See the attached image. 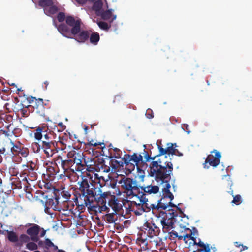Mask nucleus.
Here are the masks:
<instances>
[{
	"mask_svg": "<svg viewBox=\"0 0 252 252\" xmlns=\"http://www.w3.org/2000/svg\"><path fill=\"white\" fill-rule=\"evenodd\" d=\"M53 190L52 193L57 197L56 199L57 201H60V203L67 202L70 197V194L67 191L63 190V189H56L53 187Z\"/></svg>",
	"mask_w": 252,
	"mask_h": 252,
	"instance_id": "obj_16",
	"label": "nucleus"
},
{
	"mask_svg": "<svg viewBox=\"0 0 252 252\" xmlns=\"http://www.w3.org/2000/svg\"><path fill=\"white\" fill-rule=\"evenodd\" d=\"M43 100L41 98L35 99V101L32 105L34 110L36 113L40 116H43L45 114V105Z\"/></svg>",
	"mask_w": 252,
	"mask_h": 252,
	"instance_id": "obj_19",
	"label": "nucleus"
},
{
	"mask_svg": "<svg viewBox=\"0 0 252 252\" xmlns=\"http://www.w3.org/2000/svg\"><path fill=\"white\" fill-rule=\"evenodd\" d=\"M67 157L70 158L72 161V165L74 169H72V173L76 172H82L86 168V162L83 160V154L73 150L68 152Z\"/></svg>",
	"mask_w": 252,
	"mask_h": 252,
	"instance_id": "obj_7",
	"label": "nucleus"
},
{
	"mask_svg": "<svg viewBox=\"0 0 252 252\" xmlns=\"http://www.w3.org/2000/svg\"><path fill=\"white\" fill-rule=\"evenodd\" d=\"M42 127H40V126H38L35 130V131L34 132V138L37 140H41L42 138Z\"/></svg>",
	"mask_w": 252,
	"mask_h": 252,
	"instance_id": "obj_35",
	"label": "nucleus"
},
{
	"mask_svg": "<svg viewBox=\"0 0 252 252\" xmlns=\"http://www.w3.org/2000/svg\"><path fill=\"white\" fill-rule=\"evenodd\" d=\"M67 17V16L65 17L64 13L59 12L57 15V18L59 22H63L65 19L66 20Z\"/></svg>",
	"mask_w": 252,
	"mask_h": 252,
	"instance_id": "obj_44",
	"label": "nucleus"
},
{
	"mask_svg": "<svg viewBox=\"0 0 252 252\" xmlns=\"http://www.w3.org/2000/svg\"><path fill=\"white\" fill-rule=\"evenodd\" d=\"M122 99H123V97H122V95L117 94L115 96L114 99L113 101V102L114 103H115L116 102H120L121 100H122Z\"/></svg>",
	"mask_w": 252,
	"mask_h": 252,
	"instance_id": "obj_50",
	"label": "nucleus"
},
{
	"mask_svg": "<svg viewBox=\"0 0 252 252\" xmlns=\"http://www.w3.org/2000/svg\"><path fill=\"white\" fill-rule=\"evenodd\" d=\"M111 159V165L113 168L117 169L121 167H123L124 163V161L123 160V158L121 160L118 161L115 159L110 158Z\"/></svg>",
	"mask_w": 252,
	"mask_h": 252,
	"instance_id": "obj_31",
	"label": "nucleus"
},
{
	"mask_svg": "<svg viewBox=\"0 0 252 252\" xmlns=\"http://www.w3.org/2000/svg\"><path fill=\"white\" fill-rule=\"evenodd\" d=\"M56 198H57L56 196L52 193L50 198H48V195H47V200H46L43 206L45 208H47L49 207H56L57 205L60 203V201H57Z\"/></svg>",
	"mask_w": 252,
	"mask_h": 252,
	"instance_id": "obj_22",
	"label": "nucleus"
},
{
	"mask_svg": "<svg viewBox=\"0 0 252 252\" xmlns=\"http://www.w3.org/2000/svg\"><path fill=\"white\" fill-rule=\"evenodd\" d=\"M174 155L179 156V157L183 156V154L181 152H180V151H179V150L177 149H176L175 154H174Z\"/></svg>",
	"mask_w": 252,
	"mask_h": 252,
	"instance_id": "obj_59",
	"label": "nucleus"
},
{
	"mask_svg": "<svg viewBox=\"0 0 252 252\" xmlns=\"http://www.w3.org/2000/svg\"><path fill=\"white\" fill-rule=\"evenodd\" d=\"M191 234H186L184 236V239H185L186 238H190L192 241H195V238L191 236Z\"/></svg>",
	"mask_w": 252,
	"mask_h": 252,
	"instance_id": "obj_56",
	"label": "nucleus"
},
{
	"mask_svg": "<svg viewBox=\"0 0 252 252\" xmlns=\"http://www.w3.org/2000/svg\"><path fill=\"white\" fill-rule=\"evenodd\" d=\"M11 147V152L14 155H17L19 154L20 150L21 147V145L14 144V142L12 141L10 142Z\"/></svg>",
	"mask_w": 252,
	"mask_h": 252,
	"instance_id": "obj_32",
	"label": "nucleus"
},
{
	"mask_svg": "<svg viewBox=\"0 0 252 252\" xmlns=\"http://www.w3.org/2000/svg\"><path fill=\"white\" fill-rule=\"evenodd\" d=\"M79 4H85L87 2V0H75Z\"/></svg>",
	"mask_w": 252,
	"mask_h": 252,
	"instance_id": "obj_60",
	"label": "nucleus"
},
{
	"mask_svg": "<svg viewBox=\"0 0 252 252\" xmlns=\"http://www.w3.org/2000/svg\"><path fill=\"white\" fill-rule=\"evenodd\" d=\"M49 85V82L48 81H45L44 82L43 84L42 85V87L44 90H46L47 88V86Z\"/></svg>",
	"mask_w": 252,
	"mask_h": 252,
	"instance_id": "obj_58",
	"label": "nucleus"
},
{
	"mask_svg": "<svg viewBox=\"0 0 252 252\" xmlns=\"http://www.w3.org/2000/svg\"><path fill=\"white\" fill-rule=\"evenodd\" d=\"M123 160L126 166H129L131 169L130 170H133L135 166L137 167L138 170H140L141 165H144L143 156L140 154L133 153L132 155L125 154L123 158Z\"/></svg>",
	"mask_w": 252,
	"mask_h": 252,
	"instance_id": "obj_8",
	"label": "nucleus"
},
{
	"mask_svg": "<svg viewBox=\"0 0 252 252\" xmlns=\"http://www.w3.org/2000/svg\"><path fill=\"white\" fill-rule=\"evenodd\" d=\"M45 247L46 249H49L50 247H52L54 245V243L48 238H47L45 240Z\"/></svg>",
	"mask_w": 252,
	"mask_h": 252,
	"instance_id": "obj_45",
	"label": "nucleus"
},
{
	"mask_svg": "<svg viewBox=\"0 0 252 252\" xmlns=\"http://www.w3.org/2000/svg\"><path fill=\"white\" fill-rule=\"evenodd\" d=\"M90 42L94 45H97L100 39V36L98 33L94 32L91 34L90 33Z\"/></svg>",
	"mask_w": 252,
	"mask_h": 252,
	"instance_id": "obj_30",
	"label": "nucleus"
},
{
	"mask_svg": "<svg viewBox=\"0 0 252 252\" xmlns=\"http://www.w3.org/2000/svg\"><path fill=\"white\" fill-rule=\"evenodd\" d=\"M141 231V233L138 234L137 241L143 244L145 249L149 248L150 244L156 247L160 246V242L158 241V238L157 237L159 234L160 230L155 223L146 221L143 224Z\"/></svg>",
	"mask_w": 252,
	"mask_h": 252,
	"instance_id": "obj_4",
	"label": "nucleus"
},
{
	"mask_svg": "<svg viewBox=\"0 0 252 252\" xmlns=\"http://www.w3.org/2000/svg\"><path fill=\"white\" fill-rule=\"evenodd\" d=\"M90 185L87 179L84 178L79 184V187L76 189L75 194V202L80 206H91L94 201H96L100 206V211L109 212L110 209L106 205L108 201V206L111 207L115 213L119 212L122 209V205L115 195H112L109 191L102 192L99 189L100 194L96 195V188Z\"/></svg>",
	"mask_w": 252,
	"mask_h": 252,
	"instance_id": "obj_1",
	"label": "nucleus"
},
{
	"mask_svg": "<svg viewBox=\"0 0 252 252\" xmlns=\"http://www.w3.org/2000/svg\"><path fill=\"white\" fill-rule=\"evenodd\" d=\"M184 127L186 128V130L187 132V133L189 134L190 132V131L189 130V126L187 124H184Z\"/></svg>",
	"mask_w": 252,
	"mask_h": 252,
	"instance_id": "obj_61",
	"label": "nucleus"
},
{
	"mask_svg": "<svg viewBox=\"0 0 252 252\" xmlns=\"http://www.w3.org/2000/svg\"><path fill=\"white\" fill-rule=\"evenodd\" d=\"M159 188L158 186L156 185H148L147 186H141L140 193L144 194L146 197L147 194H156L158 192Z\"/></svg>",
	"mask_w": 252,
	"mask_h": 252,
	"instance_id": "obj_18",
	"label": "nucleus"
},
{
	"mask_svg": "<svg viewBox=\"0 0 252 252\" xmlns=\"http://www.w3.org/2000/svg\"><path fill=\"white\" fill-rule=\"evenodd\" d=\"M38 4L40 6L44 8L52 6L53 4V2L52 0H40Z\"/></svg>",
	"mask_w": 252,
	"mask_h": 252,
	"instance_id": "obj_33",
	"label": "nucleus"
},
{
	"mask_svg": "<svg viewBox=\"0 0 252 252\" xmlns=\"http://www.w3.org/2000/svg\"><path fill=\"white\" fill-rule=\"evenodd\" d=\"M221 155L220 153L214 150L211 152V154L209 155L204 163V167L208 168L210 166L216 167L220 163Z\"/></svg>",
	"mask_w": 252,
	"mask_h": 252,
	"instance_id": "obj_12",
	"label": "nucleus"
},
{
	"mask_svg": "<svg viewBox=\"0 0 252 252\" xmlns=\"http://www.w3.org/2000/svg\"><path fill=\"white\" fill-rule=\"evenodd\" d=\"M22 130L21 128L18 127H14V128L13 129L12 132V135H13L16 137H18L22 134Z\"/></svg>",
	"mask_w": 252,
	"mask_h": 252,
	"instance_id": "obj_43",
	"label": "nucleus"
},
{
	"mask_svg": "<svg viewBox=\"0 0 252 252\" xmlns=\"http://www.w3.org/2000/svg\"><path fill=\"white\" fill-rule=\"evenodd\" d=\"M157 144L159 150L158 156H159L160 157H164L165 156H166L167 157L168 156L170 157V155L173 156L174 155V154H175L176 148L174 146L172 143L169 142L167 143L166 147L165 148H164L161 145V141L159 144L157 142ZM167 160L171 161V158H170L168 159L167 158Z\"/></svg>",
	"mask_w": 252,
	"mask_h": 252,
	"instance_id": "obj_14",
	"label": "nucleus"
},
{
	"mask_svg": "<svg viewBox=\"0 0 252 252\" xmlns=\"http://www.w3.org/2000/svg\"><path fill=\"white\" fill-rule=\"evenodd\" d=\"M152 170V177H154L155 181L162 186L161 192L162 197L158 201L157 205H153V209L166 210L168 207H176L180 213H183L182 209L177 206L171 201L174 199V195L170 191L169 189L171 185L169 183L173 175V168L171 164L169 163L165 166L158 165V163L154 162L153 164Z\"/></svg>",
	"mask_w": 252,
	"mask_h": 252,
	"instance_id": "obj_2",
	"label": "nucleus"
},
{
	"mask_svg": "<svg viewBox=\"0 0 252 252\" xmlns=\"http://www.w3.org/2000/svg\"><path fill=\"white\" fill-rule=\"evenodd\" d=\"M40 127H42V137L45 136V134H48L49 132H48V127L46 126H41Z\"/></svg>",
	"mask_w": 252,
	"mask_h": 252,
	"instance_id": "obj_49",
	"label": "nucleus"
},
{
	"mask_svg": "<svg viewBox=\"0 0 252 252\" xmlns=\"http://www.w3.org/2000/svg\"><path fill=\"white\" fill-rule=\"evenodd\" d=\"M60 172V168L58 165L55 164V158L53 159L52 161L51 162V165H48L47 167V174L50 177H54L55 176L59 173Z\"/></svg>",
	"mask_w": 252,
	"mask_h": 252,
	"instance_id": "obj_20",
	"label": "nucleus"
},
{
	"mask_svg": "<svg viewBox=\"0 0 252 252\" xmlns=\"http://www.w3.org/2000/svg\"><path fill=\"white\" fill-rule=\"evenodd\" d=\"M136 197L138 198L140 202L141 203L142 207L144 210V212H148L151 209H153V205L155 204H149L148 203V199L144 196V194L141 193Z\"/></svg>",
	"mask_w": 252,
	"mask_h": 252,
	"instance_id": "obj_21",
	"label": "nucleus"
},
{
	"mask_svg": "<svg viewBox=\"0 0 252 252\" xmlns=\"http://www.w3.org/2000/svg\"><path fill=\"white\" fill-rule=\"evenodd\" d=\"M194 244L195 245H198V246L201 248H205L207 246H209V245H205L203 242L201 241L200 240H199V242L197 243L195 240V241H194Z\"/></svg>",
	"mask_w": 252,
	"mask_h": 252,
	"instance_id": "obj_52",
	"label": "nucleus"
},
{
	"mask_svg": "<svg viewBox=\"0 0 252 252\" xmlns=\"http://www.w3.org/2000/svg\"><path fill=\"white\" fill-rule=\"evenodd\" d=\"M30 105H29L27 107H26L24 108H22L20 109V112L22 115V116L23 117H27L29 115V111H28V109Z\"/></svg>",
	"mask_w": 252,
	"mask_h": 252,
	"instance_id": "obj_42",
	"label": "nucleus"
},
{
	"mask_svg": "<svg viewBox=\"0 0 252 252\" xmlns=\"http://www.w3.org/2000/svg\"><path fill=\"white\" fill-rule=\"evenodd\" d=\"M94 142L95 141L94 140H91V141H89V142L87 143V145L90 146H92L93 144H94Z\"/></svg>",
	"mask_w": 252,
	"mask_h": 252,
	"instance_id": "obj_62",
	"label": "nucleus"
},
{
	"mask_svg": "<svg viewBox=\"0 0 252 252\" xmlns=\"http://www.w3.org/2000/svg\"><path fill=\"white\" fill-rule=\"evenodd\" d=\"M168 233L169 234V237L170 239H174L178 237L179 239L181 240L183 238V236H179L178 233L174 230H172L171 232L169 231Z\"/></svg>",
	"mask_w": 252,
	"mask_h": 252,
	"instance_id": "obj_39",
	"label": "nucleus"
},
{
	"mask_svg": "<svg viewBox=\"0 0 252 252\" xmlns=\"http://www.w3.org/2000/svg\"><path fill=\"white\" fill-rule=\"evenodd\" d=\"M144 159H145V160L144 161V165H147L146 163L150 162V160H152V161L151 162V163L149 164V168L150 169L149 174L151 177H152V174L151 173L152 170V166H153V164L154 162L158 163V165H160V164H161V165H162V166H165L167 165L168 163H169V165H170L171 164L172 167L173 168V163H172L171 161H168V160H167V156H166L160 157V156H158V154L156 156L151 157V155H149L148 152L144 150Z\"/></svg>",
	"mask_w": 252,
	"mask_h": 252,
	"instance_id": "obj_9",
	"label": "nucleus"
},
{
	"mask_svg": "<svg viewBox=\"0 0 252 252\" xmlns=\"http://www.w3.org/2000/svg\"><path fill=\"white\" fill-rule=\"evenodd\" d=\"M22 167L23 170L20 174V177H23L22 181L28 183L27 177H31V180L36 179L37 173L35 172L37 169L36 165L34 162L30 161L26 165H23Z\"/></svg>",
	"mask_w": 252,
	"mask_h": 252,
	"instance_id": "obj_11",
	"label": "nucleus"
},
{
	"mask_svg": "<svg viewBox=\"0 0 252 252\" xmlns=\"http://www.w3.org/2000/svg\"><path fill=\"white\" fill-rule=\"evenodd\" d=\"M230 194L233 196V199L231 202L232 203L236 205H239L241 203V196L240 195H236L234 196L233 195V191H231Z\"/></svg>",
	"mask_w": 252,
	"mask_h": 252,
	"instance_id": "obj_36",
	"label": "nucleus"
},
{
	"mask_svg": "<svg viewBox=\"0 0 252 252\" xmlns=\"http://www.w3.org/2000/svg\"><path fill=\"white\" fill-rule=\"evenodd\" d=\"M93 176H94V180H98V182H99L100 181V179H102L104 180V178L103 177H99V175L97 173H94L93 172L90 173V172L89 173H86L85 175L81 176V180L78 181L77 182V186L76 188L74 189V195L75 196V191L76 189L79 187V184H80V182H81L84 178L87 179L88 181L89 182L90 185H92L94 188L95 187L94 185L92 182L94 181L93 180Z\"/></svg>",
	"mask_w": 252,
	"mask_h": 252,
	"instance_id": "obj_17",
	"label": "nucleus"
},
{
	"mask_svg": "<svg viewBox=\"0 0 252 252\" xmlns=\"http://www.w3.org/2000/svg\"><path fill=\"white\" fill-rule=\"evenodd\" d=\"M178 214L174 209H169L167 212L160 211L158 218L162 225V231L166 233L175 227L176 218Z\"/></svg>",
	"mask_w": 252,
	"mask_h": 252,
	"instance_id": "obj_5",
	"label": "nucleus"
},
{
	"mask_svg": "<svg viewBox=\"0 0 252 252\" xmlns=\"http://www.w3.org/2000/svg\"><path fill=\"white\" fill-rule=\"evenodd\" d=\"M35 99H37L35 97L30 96L27 98V100L29 103H34Z\"/></svg>",
	"mask_w": 252,
	"mask_h": 252,
	"instance_id": "obj_55",
	"label": "nucleus"
},
{
	"mask_svg": "<svg viewBox=\"0 0 252 252\" xmlns=\"http://www.w3.org/2000/svg\"><path fill=\"white\" fill-rule=\"evenodd\" d=\"M46 231L43 229L42 232L40 233V237H43L44 235L45 234Z\"/></svg>",
	"mask_w": 252,
	"mask_h": 252,
	"instance_id": "obj_63",
	"label": "nucleus"
},
{
	"mask_svg": "<svg viewBox=\"0 0 252 252\" xmlns=\"http://www.w3.org/2000/svg\"><path fill=\"white\" fill-rule=\"evenodd\" d=\"M55 158L56 165L62 168L65 176L69 177L68 174L72 173V169H74V166L72 164L73 162L70 158L68 157L66 158L61 155H58Z\"/></svg>",
	"mask_w": 252,
	"mask_h": 252,
	"instance_id": "obj_10",
	"label": "nucleus"
},
{
	"mask_svg": "<svg viewBox=\"0 0 252 252\" xmlns=\"http://www.w3.org/2000/svg\"><path fill=\"white\" fill-rule=\"evenodd\" d=\"M146 116L148 119H152L154 117V113L151 109L147 110L146 112Z\"/></svg>",
	"mask_w": 252,
	"mask_h": 252,
	"instance_id": "obj_47",
	"label": "nucleus"
},
{
	"mask_svg": "<svg viewBox=\"0 0 252 252\" xmlns=\"http://www.w3.org/2000/svg\"><path fill=\"white\" fill-rule=\"evenodd\" d=\"M26 248L31 251L36 250L38 249V246L36 243L33 242H28L26 244Z\"/></svg>",
	"mask_w": 252,
	"mask_h": 252,
	"instance_id": "obj_38",
	"label": "nucleus"
},
{
	"mask_svg": "<svg viewBox=\"0 0 252 252\" xmlns=\"http://www.w3.org/2000/svg\"><path fill=\"white\" fill-rule=\"evenodd\" d=\"M6 231L7 233V238L10 242L12 243H16L18 242V237L16 232L13 231H9L8 230Z\"/></svg>",
	"mask_w": 252,
	"mask_h": 252,
	"instance_id": "obj_28",
	"label": "nucleus"
},
{
	"mask_svg": "<svg viewBox=\"0 0 252 252\" xmlns=\"http://www.w3.org/2000/svg\"><path fill=\"white\" fill-rule=\"evenodd\" d=\"M37 147L36 152H39L42 149L47 157H52L55 153L56 146L54 142H41L35 143Z\"/></svg>",
	"mask_w": 252,
	"mask_h": 252,
	"instance_id": "obj_13",
	"label": "nucleus"
},
{
	"mask_svg": "<svg viewBox=\"0 0 252 252\" xmlns=\"http://www.w3.org/2000/svg\"><path fill=\"white\" fill-rule=\"evenodd\" d=\"M20 151L19 154L23 157H27L29 154V149L25 147H21Z\"/></svg>",
	"mask_w": 252,
	"mask_h": 252,
	"instance_id": "obj_40",
	"label": "nucleus"
},
{
	"mask_svg": "<svg viewBox=\"0 0 252 252\" xmlns=\"http://www.w3.org/2000/svg\"><path fill=\"white\" fill-rule=\"evenodd\" d=\"M30 240V238L26 234H23L20 236L19 240L21 243H28Z\"/></svg>",
	"mask_w": 252,
	"mask_h": 252,
	"instance_id": "obj_41",
	"label": "nucleus"
},
{
	"mask_svg": "<svg viewBox=\"0 0 252 252\" xmlns=\"http://www.w3.org/2000/svg\"><path fill=\"white\" fill-rule=\"evenodd\" d=\"M58 11V8L55 5H52L48 7L44 8V12L45 14L48 16H51V15L55 14Z\"/></svg>",
	"mask_w": 252,
	"mask_h": 252,
	"instance_id": "obj_29",
	"label": "nucleus"
},
{
	"mask_svg": "<svg viewBox=\"0 0 252 252\" xmlns=\"http://www.w3.org/2000/svg\"><path fill=\"white\" fill-rule=\"evenodd\" d=\"M116 213L113 212L106 214L104 217V220L108 223H113L117 220Z\"/></svg>",
	"mask_w": 252,
	"mask_h": 252,
	"instance_id": "obj_27",
	"label": "nucleus"
},
{
	"mask_svg": "<svg viewBox=\"0 0 252 252\" xmlns=\"http://www.w3.org/2000/svg\"><path fill=\"white\" fill-rule=\"evenodd\" d=\"M52 134L49 133L48 134H45V136L43 137L44 140L42 141L41 142H53L52 141Z\"/></svg>",
	"mask_w": 252,
	"mask_h": 252,
	"instance_id": "obj_46",
	"label": "nucleus"
},
{
	"mask_svg": "<svg viewBox=\"0 0 252 252\" xmlns=\"http://www.w3.org/2000/svg\"><path fill=\"white\" fill-rule=\"evenodd\" d=\"M210 249L209 246H207L205 248H202V249H198L197 252H210Z\"/></svg>",
	"mask_w": 252,
	"mask_h": 252,
	"instance_id": "obj_53",
	"label": "nucleus"
},
{
	"mask_svg": "<svg viewBox=\"0 0 252 252\" xmlns=\"http://www.w3.org/2000/svg\"><path fill=\"white\" fill-rule=\"evenodd\" d=\"M27 226H32L27 229L26 233L30 236L31 240L34 242H37L39 240L38 234L41 230L40 227L35 224L28 223Z\"/></svg>",
	"mask_w": 252,
	"mask_h": 252,
	"instance_id": "obj_15",
	"label": "nucleus"
},
{
	"mask_svg": "<svg viewBox=\"0 0 252 252\" xmlns=\"http://www.w3.org/2000/svg\"><path fill=\"white\" fill-rule=\"evenodd\" d=\"M47 195H45V193L42 191H36L34 196L35 200L40 202L43 206L45 204L46 200H47Z\"/></svg>",
	"mask_w": 252,
	"mask_h": 252,
	"instance_id": "obj_25",
	"label": "nucleus"
},
{
	"mask_svg": "<svg viewBox=\"0 0 252 252\" xmlns=\"http://www.w3.org/2000/svg\"><path fill=\"white\" fill-rule=\"evenodd\" d=\"M52 247H53V249H54V250H57V251H58V250H59V249H58V246H56V245H55L54 244V245L52 246Z\"/></svg>",
	"mask_w": 252,
	"mask_h": 252,
	"instance_id": "obj_64",
	"label": "nucleus"
},
{
	"mask_svg": "<svg viewBox=\"0 0 252 252\" xmlns=\"http://www.w3.org/2000/svg\"><path fill=\"white\" fill-rule=\"evenodd\" d=\"M124 193L128 197H137L140 193V187L138 182L131 178L124 176L119 181Z\"/></svg>",
	"mask_w": 252,
	"mask_h": 252,
	"instance_id": "obj_6",
	"label": "nucleus"
},
{
	"mask_svg": "<svg viewBox=\"0 0 252 252\" xmlns=\"http://www.w3.org/2000/svg\"><path fill=\"white\" fill-rule=\"evenodd\" d=\"M1 131L2 132L3 134H4L6 136H11L12 134L9 132L7 130H1Z\"/></svg>",
	"mask_w": 252,
	"mask_h": 252,
	"instance_id": "obj_57",
	"label": "nucleus"
},
{
	"mask_svg": "<svg viewBox=\"0 0 252 252\" xmlns=\"http://www.w3.org/2000/svg\"><path fill=\"white\" fill-rule=\"evenodd\" d=\"M81 20L80 19L75 18L72 16H67L66 18V23L61 24L57 29L59 32L63 36L71 38V35H75V39L79 42L84 43L87 41L90 36V32L83 30L81 31Z\"/></svg>",
	"mask_w": 252,
	"mask_h": 252,
	"instance_id": "obj_3",
	"label": "nucleus"
},
{
	"mask_svg": "<svg viewBox=\"0 0 252 252\" xmlns=\"http://www.w3.org/2000/svg\"><path fill=\"white\" fill-rule=\"evenodd\" d=\"M15 185V188H17L18 189H21L22 188V184L20 180H16L12 182V185Z\"/></svg>",
	"mask_w": 252,
	"mask_h": 252,
	"instance_id": "obj_48",
	"label": "nucleus"
},
{
	"mask_svg": "<svg viewBox=\"0 0 252 252\" xmlns=\"http://www.w3.org/2000/svg\"><path fill=\"white\" fill-rule=\"evenodd\" d=\"M97 25L101 29L105 31H108L111 26L110 25H109L106 22L103 21L98 22Z\"/></svg>",
	"mask_w": 252,
	"mask_h": 252,
	"instance_id": "obj_37",
	"label": "nucleus"
},
{
	"mask_svg": "<svg viewBox=\"0 0 252 252\" xmlns=\"http://www.w3.org/2000/svg\"><path fill=\"white\" fill-rule=\"evenodd\" d=\"M130 204L132 207V211H134L135 215H140L144 212V210L141 202L137 203L136 201H132Z\"/></svg>",
	"mask_w": 252,
	"mask_h": 252,
	"instance_id": "obj_23",
	"label": "nucleus"
},
{
	"mask_svg": "<svg viewBox=\"0 0 252 252\" xmlns=\"http://www.w3.org/2000/svg\"><path fill=\"white\" fill-rule=\"evenodd\" d=\"M98 145H100L101 146V149L103 150L105 147V144L103 142H94V144H93V146L96 147Z\"/></svg>",
	"mask_w": 252,
	"mask_h": 252,
	"instance_id": "obj_54",
	"label": "nucleus"
},
{
	"mask_svg": "<svg viewBox=\"0 0 252 252\" xmlns=\"http://www.w3.org/2000/svg\"><path fill=\"white\" fill-rule=\"evenodd\" d=\"M5 127L6 128V130L9 131V132H10L12 134V132L13 131V129L14 128V126L12 123L9 124L5 126Z\"/></svg>",
	"mask_w": 252,
	"mask_h": 252,
	"instance_id": "obj_51",
	"label": "nucleus"
},
{
	"mask_svg": "<svg viewBox=\"0 0 252 252\" xmlns=\"http://www.w3.org/2000/svg\"><path fill=\"white\" fill-rule=\"evenodd\" d=\"M114 154L112 155V153H111V156L109 157L110 158H113L117 159H120L121 158L122 151L118 148H114L113 149Z\"/></svg>",
	"mask_w": 252,
	"mask_h": 252,
	"instance_id": "obj_34",
	"label": "nucleus"
},
{
	"mask_svg": "<svg viewBox=\"0 0 252 252\" xmlns=\"http://www.w3.org/2000/svg\"><path fill=\"white\" fill-rule=\"evenodd\" d=\"M98 16H101V18L104 20H110L112 17V10H107L104 11L103 10L99 13ZM116 18V15H113L111 19L113 21Z\"/></svg>",
	"mask_w": 252,
	"mask_h": 252,
	"instance_id": "obj_24",
	"label": "nucleus"
},
{
	"mask_svg": "<svg viewBox=\"0 0 252 252\" xmlns=\"http://www.w3.org/2000/svg\"><path fill=\"white\" fill-rule=\"evenodd\" d=\"M103 2L101 0H97L95 1L93 6V10L95 11L97 16L103 10Z\"/></svg>",
	"mask_w": 252,
	"mask_h": 252,
	"instance_id": "obj_26",
	"label": "nucleus"
}]
</instances>
